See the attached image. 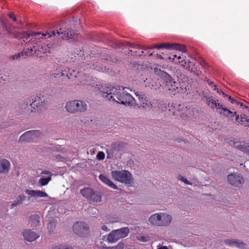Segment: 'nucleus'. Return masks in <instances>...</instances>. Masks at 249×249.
<instances>
[{"mask_svg":"<svg viewBox=\"0 0 249 249\" xmlns=\"http://www.w3.org/2000/svg\"><path fill=\"white\" fill-rule=\"evenodd\" d=\"M75 36L74 31L71 29V26L69 22H61L56 27V30L50 31L46 34H41L40 32H35L31 36L29 34L25 33L23 36L24 38L28 41V45L29 46L24 52L26 56H30L34 54L37 56L40 55V53L45 54L50 53V47L48 44L41 43L40 39L51 37L53 36H60L63 39L73 38Z\"/></svg>","mask_w":249,"mask_h":249,"instance_id":"nucleus-1","label":"nucleus"},{"mask_svg":"<svg viewBox=\"0 0 249 249\" xmlns=\"http://www.w3.org/2000/svg\"><path fill=\"white\" fill-rule=\"evenodd\" d=\"M102 96L106 97L109 101L123 105H129L135 100L130 94L124 90V88H121L120 87L107 88L106 91H102Z\"/></svg>","mask_w":249,"mask_h":249,"instance_id":"nucleus-2","label":"nucleus"},{"mask_svg":"<svg viewBox=\"0 0 249 249\" xmlns=\"http://www.w3.org/2000/svg\"><path fill=\"white\" fill-rule=\"evenodd\" d=\"M154 72L163 80L165 86L169 90L175 91L181 88L179 82L174 81L169 74L160 69L156 67L154 69Z\"/></svg>","mask_w":249,"mask_h":249,"instance_id":"nucleus-3","label":"nucleus"},{"mask_svg":"<svg viewBox=\"0 0 249 249\" xmlns=\"http://www.w3.org/2000/svg\"><path fill=\"white\" fill-rule=\"evenodd\" d=\"M113 179L126 184L132 185L133 179L131 174L126 170L112 171L111 173Z\"/></svg>","mask_w":249,"mask_h":249,"instance_id":"nucleus-4","label":"nucleus"},{"mask_svg":"<svg viewBox=\"0 0 249 249\" xmlns=\"http://www.w3.org/2000/svg\"><path fill=\"white\" fill-rule=\"evenodd\" d=\"M208 105L210 106L212 108H216L217 111L221 115L225 117L231 118L232 116L236 115V112L232 111L228 109V108L224 107L222 105H220L218 103V100H214L212 97H209L207 99Z\"/></svg>","mask_w":249,"mask_h":249,"instance_id":"nucleus-5","label":"nucleus"},{"mask_svg":"<svg viewBox=\"0 0 249 249\" xmlns=\"http://www.w3.org/2000/svg\"><path fill=\"white\" fill-rule=\"evenodd\" d=\"M87 104L82 101L73 100L67 103L65 108L66 110L71 113L82 112L86 110Z\"/></svg>","mask_w":249,"mask_h":249,"instance_id":"nucleus-6","label":"nucleus"},{"mask_svg":"<svg viewBox=\"0 0 249 249\" xmlns=\"http://www.w3.org/2000/svg\"><path fill=\"white\" fill-rule=\"evenodd\" d=\"M80 193L89 200L93 202L101 201L102 196L100 194L90 188L87 187L81 190Z\"/></svg>","mask_w":249,"mask_h":249,"instance_id":"nucleus-7","label":"nucleus"},{"mask_svg":"<svg viewBox=\"0 0 249 249\" xmlns=\"http://www.w3.org/2000/svg\"><path fill=\"white\" fill-rule=\"evenodd\" d=\"M42 135V132L39 130H32L23 134L19 138L20 142H32L35 139Z\"/></svg>","mask_w":249,"mask_h":249,"instance_id":"nucleus-8","label":"nucleus"},{"mask_svg":"<svg viewBox=\"0 0 249 249\" xmlns=\"http://www.w3.org/2000/svg\"><path fill=\"white\" fill-rule=\"evenodd\" d=\"M154 48H157L159 49L166 48L169 50L175 49L177 51L178 50L183 53H185L187 51L185 45L176 43H164L161 44L159 45L151 46L148 47V49H152Z\"/></svg>","mask_w":249,"mask_h":249,"instance_id":"nucleus-9","label":"nucleus"},{"mask_svg":"<svg viewBox=\"0 0 249 249\" xmlns=\"http://www.w3.org/2000/svg\"><path fill=\"white\" fill-rule=\"evenodd\" d=\"M228 181L231 185L237 187H241L244 183L243 176L238 173L229 175Z\"/></svg>","mask_w":249,"mask_h":249,"instance_id":"nucleus-10","label":"nucleus"},{"mask_svg":"<svg viewBox=\"0 0 249 249\" xmlns=\"http://www.w3.org/2000/svg\"><path fill=\"white\" fill-rule=\"evenodd\" d=\"M89 230L88 225L84 222H77L73 225L74 232L79 236H82Z\"/></svg>","mask_w":249,"mask_h":249,"instance_id":"nucleus-11","label":"nucleus"},{"mask_svg":"<svg viewBox=\"0 0 249 249\" xmlns=\"http://www.w3.org/2000/svg\"><path fill=\"white\" fill-rule=\"evenodd\" d=\"M235 118V123L238 124H240L244 127H247L249 128V117H247L245 114L242 115L239 117V115L236 113L235 115L232 116L231 118H230L231 120H233V118Z\"/></svg>","mask_w":249,"mask_h":249,"instance_id":"nucleus-12","label":"nucleus"},{"mask_svg":"<svg viewBox=\"0 0 249 249\" xmlns=\"http://www.w3.org/2000/svg\"><path fill=\"white\" fill-rule=\"evenodd\" d=\"M235 118V123L238 124H240L244 127H247L249 128V117H247L245 114L242 115L239 117V115L236 113L235 115L232 116L231 118H230L231 120H233V118Z\"/></svg>","mask_w":249,"mask_h":249,"instance_id":"nucleus-13","label":"nucleus"},{"mask_svg":"<svg viewBox=\"0 0 249 249\" xmlns=\"http://www.w3.org/2000/svg\"><path fill=\"white\" fill-rule=\"evenodd\" d=\"M12 32V27L5 22L1 21L0 23V37H4L7 35H10Z\"/></svg>","mask_w":249,"mask_h":249,"instance_id":"nucleus-14","label":"nucleus"},{"mask_svg":"<svg viewBox=\"0 0 249 249\" xmlns=\"http://www.w3.org/2000/svg\"><path fill=\"white\" fill-rule=\"evenodd\" d=\"M35 99H32V102L30 103V105H28V103H27L26 105V107L29 110H30L31 112H34L36 110V107H40L42 102H40V97L38 96L35 97Z\"/></svg>","mask_w":249,"mask_h":249,"instance_id":"nucleus-15","label":"nucleus"},{"mask_svg":"<svg viewBox=\"0 0 249 249\" xmlns=\"http://www.w3.org/2000/svg\"><path fill=\"white\" fill-rule=\"evenodd\" d=\"M23 235L25 240L29 242H33L39 237L38 234L30 230H24Z\"/></svg>","mask_w":249,"mask_h":249,"instance_id":"nucleus-16","label":"nucleus"},{"mask_svg":"<svg viewBox=\"0 0 249 249\" xmlns=\"http://www.w3.org/2000/svg\"><path fill=\"white\" fill-rule=\"evenodd\" d=\"M225 243L230 247H236L242 249H244L246 246L245 244L243 242L234 239L226 240Z\"/></svg>","mask_w":249,"mask_h":249,"instance_id":"nucleus-17","label":"nucleus"},{"mask_svg":"<svg viewBox=\"0 0 249 249\" xmlns=\"http://www.w3.org/2000/svg\"><path fill=\"white\" fill-rule=\"evenodd\" d=\"M25 192L27 195L34 197H45L48 196L46 193L40 190H26Z\"/></svg>","mask_w":249,"mask_h":249,"instance_id":"nucleus-18","label":"nucleus"},{"mask_svg":"<svg viewBox=\"0 0 249 249\" xmlns=\"http://www.w3.org/2000/svg\"><path fill=\"white\" fill-rule=\"evenodd\" d=\"M160 226H166L169 225L172 219V216L165 213H160Z\"/></svg>","mask_w":249,"mask_h":249,"instance_id":"nucleus-19","label":"nucleus"},{"mask_svg":"<svg viewBox=\"0 0 249 249\" xmlns=\"http://www.w3.org/2000/svg\"><path fill=\"white\" fill-rule=\"evenodd\" d=\"M99 179L102 181L105 184L107 185L110 188L117 190L118 187L108 178L103 174H100L99 176Z\"/></svg>","mask_w":249,"mask_h":249,"instance_id":"nucleus-20","label":"nucleus"},{"mask_svg":"<svg viewBox=\"0 0 249 249\" xmlns=\"http://www.w3.org/2000/svg\"><path fill=\"white\" fill-rule=\"evenodd\" d=\"M179 108L178 109H175V107H174L172 108V109H169V111H172L173 115L178 117H180V118H185L187 116L185 112H184L185 110H186V107L185 108L181 109V110H180V108L181 107V106H179Z\"/></svg>","mask_w":249,"mask_h":249,"instance_id":"nucleus-21","label":"nucleus"},{"mask_svg":"<svg viewBox=\"0 0 249 249\" xmlns=\"http://www.w3.org/2000/svg\"><path fill=\"white\" fill-rule=\"evenodd\" d=\"M10 163L9 161L5 159H3L0 161V174L6 173L9 170Z\"/></svg>","mask_w":249,"mask_h":249,"instance_id":"nucleus-22","label":"nucleus"},{"mask_svg":"<svg viewBox=\"0 0 249 249\" xmlns=\"http://www.w3.org/2000/svg\"><path fill=\"white\" fill-rule=\"evenodd\" d=\"M119 239L126 237L129 233V230L127 227H124L115 230Z\"/></svg>","mask_w":249,"mask_h":249,"instance_id":"nucleus-23","label":"nucleus"},{"mask_svg":"<svg viewBox=\"0 0 249 249\" xmlns=\"http://www.w3.org/2000/svg\"><path fill=\"white\" fill-rule=\"evenodd\" d=\"M149 221L150 223L153 225L160 226V214L156 213L151 215L149 218Z\"/></svg>","mask_w":249,"mask_h":249,"instance_id":"nucleus-24","label":"nucleus"},{"mask_svg":"<svg viewBox=\"0 0 249 249\" xmlns=\"http://www.w3.org/2000/svg\"><path fill=\"white\" fill-rule=\"evenodd\" d=\"M119 237L117 236L115 230H113L108 235L107 240L109 243H115L119 240Z\"/></svg>","mask_w":249,"mask_h":249,"instance_id":"nucleus-25","label":"nucleus"},{"mask_svg":"<svg viewBox=\"0 0 249 249\" xmlns=\"http://www.w3.org/2000/svg\"><path fill=\"white\" fill-rule=\"evenodd\" d=\"M40 216L38 214H33L30 217V221L31 226L33 227H36L39 223Z\"/></svg>","mask_w":249,"mask_h":249,"instance_id":"nucleus-26","label":"nucleus"},{"mask_svg":"<svg viewBox=\"0 0 249 249\" xmlns=\"http://www.w3.org/2000/svg\"><path fill=\"white\" fill-rule=\"evenodd\" d=\"M26 199V196L23 195H19L17 198V200L12 202L11 208L16 206L18 204H22Z\"/></svg>","mask_w":249,"mask_h":249,"instance_id":"nucleus-27","label":"nucleus"},{"mask_svg":"<svg viewBox=\"0 0 249 249\" xmlns=\"http://www.w3.org/2000/svg\"><path fill=\"white\" fill-rule=\"evenodd\" d=\"M142 106L143 108L145 109H151L153 107L152 104L150 101L146 100V99L143 100L142 97Z\"/></svg>","mask_w":249,"mask_h":249,"instance_id":"nucleus-28","label":"nucleus"},{"mask_svg":"<svg viewBox=\"0 0 249 249\" xmlns=\"http://www.w3.org/2000/svg\"><path fill=\"white\" fill-rule=\"evenodd\" d=\"M125 244L123 242H120L117 245L113 247H103V249H123Z\"/></svg>","mask_w":249,"mask_h":249,"instance_id":"nucleus-29","label":"nucleus"},{"mask_svg":"<svg viewBox=\"0 0 249 249\" xmlns=\"http://www.w3.org/2000/svg\"><path fill=\"white\" fill-rule=\"evenodd\" d=\"M182 65L186 69L190 71L191 70H193V68H195V65L194 62L190 61L185 62L184 64L183 63L182 64Z\"/></svg>","mask_w":249,"mask_h":249,"instance_id":"nucleus-30","label":"nucleus"},{"mask_svg":"<svg viewBox=\"0 0 249 249\" xmlns=\"http://www.w3.org/2000/svg\"><path fill=\"white\" fill-rule=\"evenodd\" d=\"M52 178L51 177L47 178H41L39 179V183L41 186H45L48 184L49 182L51 180Z\"/></svg>","mask_w":249,"mask_h":249,"instance_id":"nucleus-31","label":"nucleus"},{"mask_svg":"<svg viewBox=\"0 0 249 249\" xmlns=\"http://www.w3.org/2000/svg\"><path fill=\"white\" fill-rule=\"evenodd\" d=\"M56 226V222L52 221L48 224V229L50 232H53Z\"/></svg>","mask_w":249,"mask_h":249,"instance_id":"nucleus-32","label":"nucleus"},{"mask_svg":"<svg viewBox=\"0 0 249 249\" xmlns=\"http://www.w3.org/2000/svg\"><path fill=\"white\" fill-rule=\"evenodd\" d=\"M235 148L241 151H245L247 149V146L245 142H238Z\"/></svg>","mask_w":249,"mask_h":249,"instance_id":"nucleus-33","label":"nucleus"},{"mask_svg":"<svg viewBox=\"0 0 249 249\" xmlns=\"http://www.w3.org/2000/svg\"><path fill=\"white\" fill-rule=\"evenodd\" d=\"M127 45L130 48H135L136 49H144L143 47H142L139 44H135L128 42L127 43ZM144 50H146V49H144Z\"/></svg>","mask_w":249,"mask_h":249,"instance_id":"nucleus-34","label":"nucleus"},{"mask_svg":"<svg viewBox=\"0 0 249 249\" xmlns=\"http://www.w3.org/2000/svg\"><path fill=\"white\" fill-rule=\"evenodd\" d=\"M136 239L140 241L143 242H146L149 240V237L145 236H136Z\"/></svg>","mask_w":249,"mask_h":249,"instance_id":"nucleus-35","label":"nucleus"},{"mask_svg":"<svg viewBox=\"0 0 249 249\" xmlns=\"http://www.w3.org/2000/svg\"><path fill=\"white\" fill-rule=\"evenodd\" d=\"M228 100L230 101V102L232 104H236L237 105H240L241 107H242L243 106V104L242 103H241L237 100H234L233 98L231 97V96H228Z\"/></svg>","mask_w":249,"mask_h":249,"instance_id":"nucleus-36","label":"nucleus"},{"mask_svg":"<svg viewBox=\"0 0 249 249\" xmlns=\"http://www.w3.org/2000/svg\"><path fill=\"white\" fill-rule=\"evenodd\" d=\"M191 71L197 76H199L201 74V71L199 69H197L196 66L195 68H193V70H191Z\"/></svg>","mask_w":249,"mask_h":249,"instance_id":"nucleus-37","label":"nucleus"},{"mask_svg":"<svg viewBox=\"0 0 249 249\" xmlns=\"http://www.w3.org/2000/svg\"><path fill=\"white\" fill-rule=\"evenodd\" d=\"M96 157L98 160H103L105 158V154L103 152H99Z\"/></svg>","mask_w":249,"mask_h":249,"instance_id":"nucleus-38","label":"nucleus"},{"mask_svg":"<svg viewBox=\"0 0 249 249\" xmlns=\"http://www.w3.org/2000/svg\"><path fill=\"white\" fill-rule=\"evenodd\" d=\"M229 143L231 146L236 147V145H237L238 142L236 141L235 139H231L229 141Z\"/></svg>","mask_w":249,"mask_h":249,"instance_id":"nucleus-39","label":"nucleus"},{"mask_svg":"<svg viewBox=\"0 0 249 249\" xmlns=\"http://www.w3.org/2000/svg\"><path fill=\"white\" fill-rule=\"evenodd\" d=\"M53 75L54 78H60L62 76H64L65 74L63 72H60L58 73H53Z\"/></svg>","mask_w":249,"mask_h":249,"instance_id":"nucleus-40","label":"nucleus"},{"mask_svg":"<svg viewBox=\"0 0 249 249\" xmlns=\"http://www.w3.org/2000/svg\"><path fill=\"white\" fill-rule=\"evenodd\" d=\"M22 55V56H23L24 55V53H18L17 54H15L14 55H13V59H18V58H19L20 57V56Z\"/></svg>","mask_w":249,"mask_h":249,"instance_id":"nucleus-41","label":"nucleus"},{"mask_svg":"<svg viewBox=\"0 0 249 249\" xmlns=\"http://www.w3.org/2000/svg\"><path fill=\"white\" fill-rule=\"evenodd\" d=\"M9 18H12L14 21H16L17 18L13 13H10L8 14Z\"/></svg>","mask_w":249,"mask_h":249,"instance_id":"nucleus-42","label":"nucleus"},{"mask_svg":"<svg viewBox=\"0 0 249 249\" xmlns=\"http://www.w3.org/2000/svg\"><path fill=\"white\" fill-rule=\"evenodd\" d=\"M208 84L211 88H213V90H216V86L214 84L213 82H208Z\"/></svg>","mask_w":249,"mask_h":249,"instance_id":"nucleus-43","label":"nucleus"},{"mask_svg":"<svg viewBox=\"0 0 249 249\" xmlns=\"http://www.w3.org/2000/svg\"><path fill=\"white\" fill-rule=\"evenodd\" d=\"M178 62L180 63H183L184 61V57H181L180 55H178Z\"/></svg>","mask_w":249,"mask_h":249,"instance_id":"nucleus-44","label":"nucleus"},{"mask_svg":"<svg viewBox=\"0 0 249 249\" xmlns=\"http://www.w3.org/2000/svg\"><path fill=\"white\" fill-rule=\"evenodd\" d=\"M41 174L43 175H51V172L48 170H43Z\"/></svg>","mask_w":249,"mask_h":249,"instance_id":"nucleus-45","label":"nucleus"},{"mask_svg":"<svg viewBox=\"0 0 249 249\" xmlns=\"http://www.w3.org/2000/svg\"><path fill=\"white\" fill-rule=\"evenodd\" d=\"M178 55L177 54H171V55L169 57V58L175 59V58H177L178 59Z\"/></svg>","mask_w":249,"mask_h":249,"instance_id":"nucleus-46","label":"nucleus"},{"mask_svg":"<svg viewBox=\"0 0 249 249\" xmlns=\"http://www.w3.org/2000/svg\"><path fill=\"white\" fill-rule=\"evenodd\" d=\"M217 93H218L219 94H222L223 95L224 97H225V93L220 89H219L216 88V89Z\"/></svg>","mask_w":249,"mask_h":249,"instance_id":"nucleus-47","label":"nucleus"},{"mask_svg":"<svg viewBox=\"0 0 249 249\" xmlns=\"http://www.w3.org/2000/svg\"><path fill=\"white\" fill-rule=\"evenodd\" d=\"M102 229L103 231H109V229H108L106 225H104L103 226H102Z\"/></svg>","mask_w":249,"mask_h":249,"instance_id":"nucleus-48","label":"nucleus"},{"mask_svg":"<svg viewBox=\"0 0 249 249\" xmlns=\"http://www.w3.org/2000/svg\"><path fill=\"white\" fill-rule=\"evenodd\" d=\"M182 181L186 184H188V185H189V184H191L190 182L186 178H184Z\"/></svg>","mask_w":249,"mask_h":249,"instance_id":"nucleus-49","label":"nucleus"},{"mask_svg":"<svg viewBox=\"0 0 249 249\" xmlns=\"http://www.w3.org/2000/svg\"><path fill=\"white\" fill-rule=\"evenodd\" d=\"M178 178L179 179V180H180L182 181V180L185 178L184 177H183L181 175H179L178 177Z\"/></svg>","mask_w":249,"mask_h":249,"instance_id":"nucleus-50","label":"nucleus"},{"mask_svg":"<svg viewBox=\"0 0 249 249\" xmlns=\"http://www.w3.org/2000/svg\"><path fill=\"white\" fill-rule=\"evenodd\" d=\"M130 52L132 53V50H130ZM136 53H137V51H136V52H134V54H132V53H131V54L134 55H138L139 56H141V55H142V54H137Z\"/></svg>","mask_w":249,"mask_h":249,"instance_id":"nucleus-51","label":"nucleus"},{"mask_svg":"<svg viewBox=\"0 0 249 249\" xmlns=\"http://www.w3.org/2000/svg\"><path fill=\"white\" fill-rule=\"evenodd\" d=\"M153 54V52H152L151 51H148L147 52V54L149 56H151Z\"/></svg>","mask_w":249,"mask_h":249,"instance_id":"nucleus-52","label":"nucleus"},{"mask_svg":"<svg viewBox=\"0 0 249 249\" xmlns=\"http://www.w3.org/2000/svg\"><path fill=\"white\" fill-rule=\"evenodd\" d=\"M6 81V78H4V77H3L2 76H1L0 75V82H1V81Z\"/></svg>","mask_w":249,"mask_h":249,"instance_id":"nucleus-53","label":"nucleus"},{"mask_svg":"<svg viewBox=\"0 0 249 249\" xmlns=\"http://www.w3.org/2000/svg\"><path fill=\"white\" fill-rule=\"evenodd\" d=\"M158 249H168L166 246H162Z\"/></svg>","mask_w":249,"mask_h":249,"instance_id":"nucleus-54","label":"nucleus"},{"mask_svg":"<svg viewBox=\"0 0 249 249\" xmlns=\"http://www.w3.org/2000/svg\"><path fill=\"white\" fill-rule=\"evenodd\" d=\"M148 86L149 87H151V88H152L153 87H154V85H152L151 86L150 85H148Z\"/></svg>","mask_w":249,"mask_h":249,"instance_id":"nucleus-55","label":"nucleus"},{"mask_svg":"<svg viewBox=\"0 0 249 249\" xmlns=\"http://www.w3.org/2000/svg\"><path fill=\"white\" fill-rule=\"evenodd\" d=\"M229 95L225 93V97H228Z\"/></svg>","mask_w":249,"mask_h":249,"instance_id":"nucleus-56","label":"nucleus"},{"mask_svg":"<svg viewBox=\"0 0 249 249\" xmlns=\"http://www.w3.org/2000/svg\"><path fill=\"white\" fill-rule=\"evenodd\" d=\"M159 57H160V58H163V57H161V55H159Z\"/></svg>","mask_w":249,"mask_h":249,"instance_id":"nucleus-57","label":"nucleus"},{"mask_svg":"<svg viewBox=\"0 0 249 249\" xmlns=\"http://www.w3.org/2000/svg\"><path fill=\"white\" fill-rule=\"evenodd\" d=\"M148 80L149 81V79H148L147 78H146V80H144V82H146V81H148Z\"/></svg>","mask_w":249,"mask_h":249,"instance_id":"nucleus-58","label":"nucleus"}]
</instances>
